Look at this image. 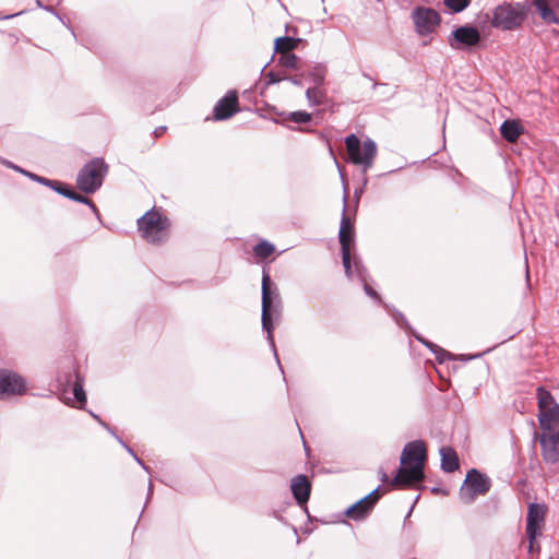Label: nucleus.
I'll return each instance as SVG.
<instances>
[{
  "label": "nucleus",
  "instance_id": "obj_7",
  "mask_svg": "<svg viewBox=\"0 0 559 559\" xmlns=\"http://www.w3.org/2000/svg\"><path fill=\"white\" fill-rule=\"evenodd\" d=\"M538 421L543 431H559V404L554 396L539 386L537 389Z\"/></svg>",
  "mask_w": 559,
  "mask_h": 559
},
{
  "label": "nucleus",
  "instance_id": "obj_20",
  "mask_svg": "<svg viewBox=\"0 0 559 559\" xmlns=\"http://www.w3.org/2000/svg\"><path fill=\"white\" fill-rule=\"evenodd\" d=\"M68 386L71 388L74 400L84 405L86 403V393L83 388V379L78 372L69 373L67 376L63 393L68 392Z\"/></svg>",
  "mask_w": 559,
  "mask_h": 559
},
{
  "label": "nucleus",
  "instance_id": "obj_30",
  "mask_svg": "<svg viewBox=\"0 0 559 559\" xmlns=\"http://www.w3.org/2000/svg\"><path fill=\"white\" fill-rule=\"evenodd\" d=\"M69 199L76 201L79 203L87 204L91 207V210L99 217V213H98L96 205L88 198H86L73 190L71 192V195H69Z\"/></svg>",
  "mask_w": 559,
  "mask_h": 559
},
{
  "label": "nucleus",
  "instance_id": "obj_29",
  "mask_svg": "<svg viewBox=\"0 0 559 559\" xmlns=\"http://www.w3.org/2000/svg\"><path fill=\"white\" fill-rule=\"evenodd\" d=\"M443 3L454 13H460L469 5L471 0H443Z\"/></svg>",
  "mask_w": 559,
  "mask_h": 559
},
{
  "label": "nucleus",
  "instance_id": "obj_12",
  "mask_svg": "<svg viewBox=\"0 0 559 559\" xmlns=\"http://www.w3.org/2000/svg\"><path fill=\"white\" fill-rule=\"evenodd\" d=\"M480 41L479 31L471 25H463L452 32L449 44L453 49H465L478 45Z\"/></svg>",
  "mask_w": 559,
  "mask_h": 559
},
{
  "label": "nucleus",
  "instance_id": "obj_43",
  "mask_svg": "<svg viewBox=\"0 0 559 559\" xmlns=\"http://www.w3.org/2000/svg\"><path fill=\"white\" fill-rule=\"evenodd\" d=\"M166 130V127H159L157 129H155V135L156 136H159L164 131Z\"/></svg>",
  "mask_w": 559,
  "mask_h": 559
},
{
  "label": "nucleus",
  "instance_id": "obj_5",
  "mask_svg": "<svg viewBox=\"0 0 559 559\" xmlns=\"http://www.w3.org/2000/svg\"><path fill=\"white\" fill-rule=\"evenodd\" d=\"M108 173V165L102 157H95L85 164L78 174L76 185L85 193L96 192Z\"/></svg>",
  "mask_w": 559,
  "mask_h": 559
},
{
  "label": "nucleus",
  "instance_id": "obj_21",
  "mask_svg": "<svg viewBox=\"0 0 559 559\" xmlns=\"http://www.w3.org/2000/svg\"><path fill=\"white\" fill-rule=\"evenodd\" d=\"M524 128L518 120L508 119L500 126V133L502 138L509 143L518 141L521 134H523Z\"/></svg>",
  "mask_w": 559,
  "mask_h": 559
},
{
  "label": "nucleus",
  "instance_id": "obj_25",
  "mask_svg": "<svg viewBox=\"0 0 559 559\" xmlns=\"http://www.w3.org/2000/svg\"><path fill=\"white\" fill-rule=\"evenodd\" d=\"M354 267H355V271H353V274L356 273L357 277L364 284V290L365 293L376 299L377 301H380V296L379 294L372 288L370 287L368 284H367V280H366V270L365 267L361 265L360 261L358 260H355L354 261Z\"/></svg>",
  "mask_w": 559,
  "mask_h": 559
},
{
  "label": "nucleus",
  "instance_id": "obj_33",
  "mask_svg": "<svg viewBox=\"0 0 559 559\" xmlns=\"http://www.w3.org/2000/svg\"><path fill=\"white\" fill-rule=\"evenodd\" d=\"M265 79L267 84H276L287 80V74L285 72L270 71L269 73H266Z\"/></svg>",
  "mask_w": 559,
  "mask_h": 559
},
{
  "label": "nucleus",
  "instance_id": "obj_13",
  "mask_svg": "<svg viewBox=\"0 0 559 559\" xmlns=\"http://www.w3.org/2000/svg\"><path fill=\"white\" fill-rule=\"evenodd\" d=\"M26 383L17 373L0 369V397L24 393Z\"/></svg>",
  "mask_w": 559,
  "mask_h": 559
},
{
  "label": "nucleus",
  "instance_id": "obj_42",
  "mask_svg": "<svg viewBox=\"0 0 559 559\" xmlns=\"http://www.w3.org/2000/svg\"><path fill=\"white\" fill-rule=\"evenodd\" d=\"M431 491H432L433 493L447 495V490H444V489H442V488H440V487H433V488H431Z\"/></svg>",
  "mask_w": 559,
  "mask_h": 559
},
{
  "label": "nucleus",
  "instance_id": "obj_10",
  "mask_svg": "<svg viewBox=\"0 0 559 559\" xmlns=\"http://www.w3.org/2000/svg\"><path fill=\"white\" fill-rule=\"evenodd\" d=\"M545 504L531 503L526 516V535L530 540L528 550L532 551L533 543L540 535V528L545 521Z\"/></svg>",
  "mask_w": 559,
  "mask_h": 559
},
{
  "label": "nucleus",
  "instance_id": "obj_15",
  "mask_svg": "<svg viewBox=\"0 0 559 559\" xmlns=\"http://www.w3.org/2000/svg\"><path fill=\"white\" fill-rule=\"evenodd\" d=\"M380 486L359 499L346 510V515L353 520H361L367 516L379 500Z\"/></svg>",
  "mask_w": 559,
  "mask_h": 559
},
{
  "label": "nucleus",
  "instance_id": "obj_26",
  "mask_svg": "<svg viewBox=\"0 0 559 559\" xmlns=\"http://www.w3.org/2000/svg\"><path fill=\"white\" fill-rule=\"evenodd\" d=\"M306 97L310 106H319L324 103L326 93L322 85H313L307 88Z\"/></svg>",
  "mask_w": 559,
  "mask_h": 559
},
{
  "label": "nucleus",
  "instance_id": "obj_2",
  "mask_svg": "<svg viewBox=\"0 0 559 559\" xmlns=\"http://www.w3.org/2000/svg\"><path fill=\"white\" fill-rule=\"evenodd\" d=\"M281 297L277 287L272 283L269 273L264 270L262 274V313L261 322L262 330L266 332V338L273 350L277 365L283 372L280 358L276 352V346L273 337V316H278L281 312Z\"/></svg>",
  "mask_w": 559,
  "mask_h": 559
},
{
  "label": "nucleus",
  "instance_id": "obj_24",
  "mask_svg": "<svg viewBox=\"0 0 559 559\" xmlns=\"http://www.w3.org/2000/svg\"><path fill=\"white\" fill-rule=\"evenodd\" d=\"M300 41H301L300 38H295V37H288V36L277 37L274 41V50L277 53H281L284 51L292 52L294 49H296L298 47Z\"/></svg>",
  "mask_w": 559,
  "mask_h": 559
},
{
  "label": "nucleus",
  "instance_id": "obj_1",
  "mask_svg": "<svg viewBox=\"0 0 559 559\" xmlns=\"http://www.w3.org/2000/svg\"><path fill=\"white\" fill-rule=\"evenodd\" d=\"M427 449L423 440L411 441L405 444L395 476L391 479L392 487H406L419 483L425 477V462Z\"/></svg>",
  "mask_w": 559,
  "mask_h": 559
},
{
  "label": "nucleus",
  "instance_id": "obj_18",
  "mask_svg": "<svg viewBox=\"0 0 559 559\" xmlns=\"http://www.w3.org/2000/svg\"><path fill=\"white\" fill-rule=\"evenodd\" d=\"M396 322L399 325L401 326H404L405 329H407L409 332H412V334L414 335V337L420 342L423 345H425L431 353L435 354V357L436 359L442 364L447 359H449L451 357V354L449 352H447L445 349L441 348L440 346H438L437 344L424 338L421 335L417 334L415 331H413L412 326L408 324L406 318L402 314V313H397V317H396Z\"/></svg>",
  "mask_w": 559,
  "mask_h": 559
},
{
  "label": "nucleus",
  "instance_id": "obj_45",
  "mask_svg": "<svg viewBox=\"0 0 559 559\" xmlns=\"http://www.w3.org/2000/svg\"><path fill=\"white\" fill-rule=\"evenodd\" d=\"M91 415L93 416V418H95L97 421L100 419L99 416H97L96 414L92 413L91 412Z\"/></svg>",
  "mask_w": 559,
  "mask_h": 559
},
{
  "label": "nucleus",
  "instance_id": "obj_38",
  "mask_svg": "<svg viewBox=\"0 0 559 559\" xmlns=\"http://www.w3.org/2000/svg\"><path fill=\"white\" fill-rule=\"evenodd\" d=\"M133 459L135 460V462H136L140 466H142V468H143L144 471H146L147 473H151L150 468L144 464V462H143L140 457H138V455H134V456H133Z\"/></svg>",
  "mask_w": 559,
  "mask_h": 559
},
{
  "label": "nucleus",
  "instance_id": "obj_44",
  "mask_svg": "<svg viewBox=\"0 0 559 559\" xmlns=\"http://www.w3.org/2000/svg\"><path fill=\"white\" fill-rule=\"evenodd\" d=\"M481 355H483V354H476V355H474V356H469V357H467L466 359L478 358V357H480Z\"/></svg>",
  "mask_w": 559,
  "mask_h": 559
},
{
  "label": "nucleus",
  "instance_id": "obj_39",
  "mask_svg": "<svg viewBox=\"0 0 559 559\" xmlns=\"http://www.w3.org/2000/svg\"><path fill=\"white\" fill-rule=\"evenodd\" d=\"M379 477H380L381 483H386L389 480V476H388L386 472L383 471L382 468L379 469Z\"/></svg>",
  "mask_w": 559,
  "mask_h": 559
},
{
  "label": "nucleus",
  "instance_id": "obj_31",
  "mask_svg": "<svg viewBox=\"0 0 559 559\" xmlns=\"http://www.w3.org/2000/svg\"><path fill=\"white\" fill-rule=\"evenodd\" d=\"M288 119L295 123H307L311 120V115L307 111H293L288 115Z\"/></svg>",
  "mask_w": 559,
  "mask_h": 559
},
{
  "label": "nucleus",
  "instance_id": "obj_46",
  "mask_svg": "<svg viewBox=\"0 0 559 559\" xmlns=\"http://www.w3.org/2000/svg\"><path fill=\"white\" fill-rule=\"evenodd\" d=\"M152 492H153L152 491V484L150 483V485H148V497L152 495Z\"/></svg>",
  "mask_w": 559,
  "mask_h": 559
},
{
  "label": "nucleus",
  "instance_id": "obj_41",
  "mask_svg": "<svg viewBox=\"0 0 559 559\" xmlns=\"http://www.w3.org/2000/svg\"><path fill=\"white\" fill-rule=\"evenodd\" d=\"M4 165H7L8 167L13 168L14 170H16V171H19L21 174H23V171H25L24 169L20 168L19 166L13 165L11 162H4Z\"/></svg>",
  "mask_w": 559,
  "mask_h": 559
},
{
  "label": "nucleus",
  "instance_id": "obj_16",
  "mask_svg": "<svg viewBox=\"0 0 559 559\" xmlns=\"http://www.w3.org/2000/svg\"><path fill=\"white\" fill-rule=\"evenodd\" d=\"M238 111V95L236 91H229L221 98L213 109L214 120H226Z\"/></svg>",
  "mask_w": 559,
  "mask_h": 559
},
{
  "label": "nucleus",
  "instance_id": "obj_9",
  "mask_svg": "<svg viewBox=\"0 0 559 559\" xmlns=\"http://www.w3.org/2000/svg\"><path fill=\"white\" fill-rule=\"evenodd\" d=\"M354 230L349 218L345 214L343 207L342 219L340 224L338 239L342 249V261L345 273L348 277H353V267L350 262V242L353 241Z\"/></svg>",
  "mask_w": 559,
  "mask_h": 559
},
{
  "label": "nucleus",
  "instance_id": "obj_17",
  "mask_svg": "<svg viewBox=\"0 0 559 559\" xmlns=\"http://www.w3.org/2000/svg\"><path fill=\"white\" fill-rule=\"evenodd\" d=\"M532 5L544 23L559 25V0H533Z\"/></svg>",
  "mask_w": 559,
  "mask_h": 559
},
{
  "label": "nucleus",
  "instance_id": "obj_34",
  "mask_svg": "<svg viewBox=\"0 0 559 559\" xmlns=\"http://www.w3.org/2000/svg\"><path fill=\"white\" fill-rule=\"evenodd\" d=\"M305 80V72H301V70H296V73L294 75H287V81H289L292 84L296 86H301Z\"/></svg>",
  "mask_w": 559,
  "mask_h": 559
},
{
  "label": "nucleus",
  "instance_id": "obj_47",
  "mask_svg": "<svg viewBox=\"0 0 559 559\" xmlns=\"http://www.w3.org/2000/svg\"><path fill=\"white\" fill-rule=\"evenodd\" d=\"M525 273H526V276H528V266L527 265H526Z\"/></svg>",
  "mask_w": 559,
  "mask_h": 559
},
{
  "label": "nucleus",
  "instance_id": "obj_22",
  "mask_svg": "<svg viewBox=\"0 0 559 559\" xmlns=\"http://www.w3.org/2000/svg\"><path fill=\"white\" fill-rule=\"evenodd\" d=\"M441 469L445 473H453L460 467L459 456L451 447L440 449Z\"/></svg>",
  "mask_w": 559,
  "mask_h": 559
},
{
  "label": "nucleus",
  "instance_id": "obj_36",
  "mask_svg": "<svg viewBox=\"0 0 559 559\" xmlns=\"http://www.w3.org/2000/svg\"><path fill=\"white\" fill-rule=\"evenodd\" d=\"M117 440L128 451L129 454H131L132 456L136 455L134 453V451L127 443H124L119 437H117Z\"/></svg>",
  "mask_w": 559,
  "mask_h": 559
},
{
  "label": "nucleus",
  "instance_id": "obj_19",
  "mask_svg": "<svg viewBox=\"0 0 559 559\" xmlns=\"http://www.w3.org/2000/svg\"><path fill=\"white\" fill-rule=\"evenodd\" d=\"M290 489L299 506L307 503L311 492V485L306 475H297L292 479Z\"/></svg>",
  "mask_w": 559,
  "mask_h": 559
},
{
  "label": "nucleus",
  "instance_id": "obj_37",
  "mask_svg": "<svg viewBox=\"0 0 559 559\" xmlns=\"http://www.w3.org/2000/svg\"><path fill=\"white\" fill-rule=\"evenodd\" d=\"M98 423L108 431L110 432L116 439H117V435L115 433V431L109 427L108 424H106L105 421H103L102 419L98 420Z\"/></svg>",
  "mask_w": 559,
  "mask_h": 559
},
{
  "label": "nucleus",
  "instance_id": "obj_28",
  "mask_svg": "<svg viewBox=\"0 0 559 559\" xmlns=\"http://www.w3.org/2000/svg\"><path fill=\"white\" fill-rule=\"evenodd\" d=\"M275 251L274 245L266 240H261L253 247V253L255 257L261 259L269 258Z\"/></svg>",
  "mask_w": 559,
  "mask_h": 559
},
{
  "label": "nucleus",
  "instance_id": "obj_40",
  "mask_svg": "<svg viewBox=\"0 0 559 559\" xmlns=\"http://www.w3.org/2000/svg\"><path fill=\"white\" fill-rule=\"evenodd\" d=\"M4 165H7L8 167L13 168L14 170H16V171H19L21 174H23V171H25L24 169L20 168L19 166L13 165L11 162H4Z\"/></svg>",
  "mask_w": 559,
  "mask_h": 559
},
{
  "label": "nucleus",
  "instance_id": "obj_27",
  "mask_svg": "<svg viewBox=\"0 0 559 559\" xmlns=\"http://www.w3.org/2000/svg\"><path fill=\"white\" fill-rule=\"evenodd\" d=\"M277 62L285 69L301 70L300 59L293 52H281Z\"/></svg>",
  "mask_w": 559,
  "mask_h": 559
},
{
  "label": "nucleus",
  "instance_id": "obj_11",
  "mask_svg": "<svg viewBox=\"0 0 559 559\" xmlns=\"http://www.w3.org/2000/svg\"><path fill=\"white\" fill-rule=\"evenodd\" d=\"M412 16L416 29L420 35L432 33L440 23L439 13L430 8H416Z\"/></svg>",
  "mask_w": 559,
  "mask_h": 559
},
{
  "label": "nucleus",
  "instance_id": "obj_35",
  "mask_svg": "<svg viewBox=\"0 0 559 559\" xmlns=\"http://www.w3.org/2000/svg\"><path fill=\"white\" fill-rule=\"evenodd\" d=\"M50 189L55 190L57 193L66 197L69 199V195H71V192L73 191L68 186L62 185L61 182L57 181V185H52Z\"/></svg>",
  "mask_w": 559,
  "mask_h": 559
},
{
  "label": "nucleus",
  "instance_id": "obj_8",
  "mask_svg": "<svg viewBox=\"0 0 559 559\" xmlns=\"http://www.w3.org/2000/svg\"><path fill=\"white\" fill-rule=\"evenodd\" d=\"M491 487V479L476 468L467 472L465 480L460 488V499L465 504L472 503L476 497L485 496Z\"/></svg>",
  "mask_w": 559,
  "mask_h": 559
},
{
  "label": "nucleus",
  "instance_id": "obj_23",
  "mask_svg": "<svg viewBox=\"0 0 559 559\" xmlns=\"http://www.w3.org/2000/svg\"><path fill=\"white\" fill-rule=\"evenodd\" d=\"M301 72H305V79L313 83V85H323L325 78V68L322 64H316L309 69L301 66Z\"/></svg>",
  "mask_w": 559,
  "mask_h": 559
},
{
  "label": "nucleus",
  "instance_id": "obj_32",
  "mask_svg": "<svg viewBox=\"0 0 559 559\" xmlns=\"http://www.w3.org/2000/svg\"><path fill=\"white\" fill-rule=\"evenodd\" d=\"M23 175H25L26 177H28L29 179H32L33 181H36L40 185H44L46 187H52V185H57V180H50V179H47L45 177H40L36 174H33V173H29V171H23Z\"/></svg>",
  "mask_w": 559,
  "mask_h": 559
},
{
  "label": "nucleus",
  "instance_id": "obj_3",
  "mask_svg": "<svg viewBox=\"0 0 559 559\" xmlns=\"http://www.w3.org/2000/svg\"><path fill=\"white\" fill-rule=\"evenodd\" d=\"M527 2H503L491 12L490 24L501 31H514L522 26L527 17Z\"/></svg>",
  "mask_w": 559,
  "mask_h": 559
},
{
  "label": "nucleus",
  "instance_id": "obj_4",
  "mask_svg": "<svg viewBox=\"0 0 559 559\" xmlns=\"http://www.w3.org/2000/svg\"><path fill=\"white\" fill-rule=\"evenodd\" d=\"M136 224L141 236L151 243L165 241L170 226L168 218L155 209H151L142 215Z\"/></svg>",
  "mask_w": 559,
  "mask_h": 559
},
{
  "label": "nucleus",
  "instance_id": "obj_14",
  "mask_svg": "<svg viewBox=\"0 0 559 559\" xmlns=\"http://www.w3.org/2000/svg\"><path fill=\"white\" fill-rule=\"evenodd\" d=\"M542 456L548 464L559 462V431H543L540 436Z\"/></svg>",
  "mask_w": 559,
  "mask_h": 559
},
{
  "label": "nucleus",
  "instance_id": "obj_6",
  "mask_svg": "<svg viewBox=\"0 0 559 559\" xmlns=\"http://www.w3.org/2000/svg\"><path fill=\"white\" fill-rule=\"evenodd\" d=\"M349 160L355 165L362 166L364 174L371 168L377 155V145L373 140L366 139L361 145L360 140L354 133L345 139Z\"/></svg>",
  "mask_w": 559,
  "mask_h": 559
}]
</instances>
